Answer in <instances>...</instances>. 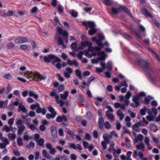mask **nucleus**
Listing matches in <instances>:
<instances>
[{"label":"nucleus","mask_w":160,"mask_h":160,"mask_svg":"<svg viewBox=\"0 0 160 160\" xmlns=\"http://www.w3.org/2000/svg\"><path fill=\"white\" fill-rule=\"evenodd\" d=\"M89 49L91 52H95L92 53L93 56H95L97 55L100 57L96 59H92V61L93 63L97 64L99 61L104 60L105 59L106 55L104 52H100V48L98 47H96L95 48L94 47H90Z\"/></svg>","instance_id":"nucleus-1"},{"label":"nucleus","mask_w":160,"mask_h":160,"mask_svg":"<svg viewBox=\"0 0 160 160\" xmlns=\"http://www.w3.org/2000/svg\"><path fill=\"white\" fill-rule=\"evenodd\" d=\"M131 95V93L129 92H128L125 97L123 95H121L119 97V99L121 102H124L125 104H120L118 102H115L114 104L115 107L117 108H120L122 109L125 110V106H128L129 105L130 102L129 99Z\"/></svg>","instance_id":"nucleus-2"},{"label":"nucleus","mask_w":160,"mask_h":160,"mask_svg":"<svg viewBox=\"0 0 160 160\" xmlns=\"http://www.w3.org/2000/svg\"><path fill=\"white\" fill-rule=\"evenodd\" d=\"M61 35H62L65 38H67L68 35L66 31L58 27L57 28V33L55 37V39L58 42L59 45H62L63 48H65L66 46L64 44V42L61 36Z\"/></svg>","instance_id":"nucleus-3"},{"label":"nucleus","mask_w":160,"mask_h":160,"mask_svg":"<svg viewBox=\"0 0 160 160\" xmlns=\"http://www.w3.org/2000/svg\"><path fill=\"white\" fill-rule=\"evenodd\" d=\"M24 76L28 79L32 78V79L37 78L38 79L40 80H45L46 79L47 77L45 76H42L40 74L34 73L32 72L27 71L24 74Z\"/></svg>","instance_id":"nucleus-4"},{"label":"nucleus","mask_w":160,"mask_h":160,"mask_svg":"<svg viewBox=\"0 0 160 160\" xmlns=\"http://www.w3.org/2000/svg\"><path fill=\"white\" fill-rule=\"evenodd\" d=\"M145 95V93L144 92H141L138 94L133 96L132 101L135 103L134 104L132 103L130 106L134 108H137L140 106L139 102L141 99L140 97Z\"/></svg>","instance_id":"nucleus-5"},{"label":"nucleus","mask_w":160,"mask_h":160,"mask_svg":"<svg viewBox=\"0 0 160 160\" xmlns=\"http://www.w3.org/2000/svg\"><path fill=\"white\" fill-rule=\"evenodd\" d=\"M22 121L21 120H19L16 122V124L18 129L17 133L18 135H21L25 128V126L22 125Z\"/></svg>","instance_id":"nucleus-6"},{"label":"nucleus","mask_w":160,"mask_h":160,"mask_svg":"<svg viewBox=\"0 0 160 160\" xmlns=\"http://www.w3.org/2000/svg\"><path fill=\"white\" fill-rule=\"evenodd\" d=\"M137 62L142 66L143 69L146 70L148 69L149 64L147 59L144 60L142 59H138L137 60Z\"/></svg>","instance_id":"nucleus-7"},{"label":"nucleus","mask_w":160,"mask_h":160,"mask_svg":"<svg viewBox=\"0 0 160 160\" xmlns=\"http://www.w3.org/2000/svg\"><path fill=\"white\" fill-rule=\"evenodd\" d=\"M14 41L16 44H20L27 42L28 41V39L26 37H22L15 39Z\"/></svg>","instance_id":"nucleus-8"},{"label":"nucleus","mask_w":160,"mask_h":160,"mask_svg":"<svg viewBox=\"0 0 160 160\" xmlns=\"http://www.w3.org/2000/svg\"><path fill=\"white\" fill-rule=\"evenodd\" d=\"M82 24L86 26L87 29H88V28H93L95 26L93 22L91 21H83L82 22Z\"/></svg>","instance_id":"nucleus-9"},{"label":"nucleus","mask_w":160,"mask_h":160,"mask_svg":"<svg viewBox=\"0 0 160 160\" xmlns=\"http://www.w3.org/2000/svg\"><path fill=\"white\" fill-rule=\"evenodd\" d=\"M46 148L49 150V153L52 155H54L56 152L55 149L53 148L50 143H47L46 144Z\"/></svg>","instance_id":"nucleus-10"},{"label":"nucleus","mask_w":160,"mask_h":160,"mask_svg":"<svg viewBox=\"0 0 160 160\" xmlns=\"http://www.w3.org/2000/svg\"><path fill=\"white\" fill-rule=\"evenodd\" d=\"M36 112L38 113H42V115H45L46 113V109L45 108H42L39 103L37 106Z\"/></svg>","instance_id":"nucleus-11"},{"label":"nucleus","mask_w":160,"mask_h":160,"mask_svg":"<svg viewBox=\"0 0 160 160\" xmlns=\"http://www.w3.org/2000/svg\"><path fill=\"white\" fill-rule=\"evenodd\" d=\"M100 64L101 65L102 68H96V70L97 72H102L103 70L106 68L105 63L104 61H101L100 62Z\"/></svg>","instance_id":"nucleus-12"},{"label":"nucleus","mask_w":160,"mask_h":160,"mask_svg":"<svg viewBox=\"0 0 160 160\" xmlns=\"http://www.w3.org/2000/svg\"><path fill=\"white\" fill-rule=\"evenodd\" d=\"M56 122H61L62 121L67 122L68 119L65 116L63 115L58 117L56 119Z\"/></svg>","instance_id":"nucleus-13"},{"label":"nucleus","mask_w":160,"mask_h":160,"mask_svg":"<svg viewBox=\"0 0 160 160\" xmlns=\"http://www.w3.org/2000/svg\"><path fill=\"white\" fill-rule=\"evenodd\" d=\"M121 6H120L119 7L117 8H115L113 7H112L111 11L112 13L113 14H117L118 13L120 12L121 11Z\"/></svg>","instance_id":"nucleus-14"},{"label":"nucleus","mask_w":160,"mask_h":160,"mask_svg":"<svg viewBox=\"0 0 160 160\" xmlns=\"http://www.w3.org/2000/svg\"><path fill=\"white\" fill-rule=\"evenodd\" d=\"M71 148H72L73 149H78L80 151H81L82 149V147L79 144L76 145L74 143H71Z\"/></svg>","instance_id":"nucleus-15"},{"label":"nucleus","mask_w":160,"mask_h":160,"mask_svg":"<svg viewBox=\"0 0 160 160\" xmlns=\"http://www.w3.org/2000/svg\"><path fill=\"white\" fill-rule=\"evenodd\" d=\"M17 110L18 112L22 111L25 113H27V110L25 107L21 104L19 105L17 108Z\"/></svg>","instance_id":"nucleus-16"},{"label":"nucleus","mask_w":160,"mask_h":160,"mask_svg":"<svg viewBox=\"0 0 160 160\" xmlns=\"http://www.w3.org/2000/svg\"><path fill=\"white\" fill-rule=\"evenodd\" d=\"M48 57L50 59H55V61H51V63L52 65L56 64V63L57 62V61H60V59L59 58L54 55H49Z\"/></svg>","instance_id":"nucleus-17"},{"label":"nucleus","mask_w":160,"mask_h":160,"mask_svg":"<svg viewBox=\"0 0 160 160\" xmlns=\"http://www.w3.org/2000/svg\"><path fill=\"white\" fill-rule=\"evenodd\" d=\"M14 12L12 10H8L7 13H4L2 14H0V15L3 17H10L13 16Z\"/></svg>","instance_id":"nucleus-18"},{"label":"nucleus","mask_w":160,"mask_h":160,"mask_svg":"<svg viewBox=\"0 0 160 160\" xmlns=\"http://www.w3.org/2000/svg\"><path fill=\"white\" fill-rule=\"evenodd\" d=\"M55 98L56 100L57 103L60 104V106L62 107L63 105L65 104L64 102L62 100L59 99V96L57 94L56 96H55Z\"/></svg>","instance_id":"nucleus-19"},{"label":"nucleus","mask_w":160,"mask_h":160,"mask_svg":"<svg viewBox=\"0 0 160 160\" xmlns=\"http://www.w3.org/2000/svg\"><path fill=\"white\" fill-rule=\"evenodd\" d=\"M117 115L118 116L120 120H122L124 117V114L122 112V110L121 109L118 110L117 112Z\"/></svg>","instance_id":"nucleus-20"},{"label":"nucleus","mask_w":160,"mask_h":160,"mask_svg":"<svg viewBox=\"0 0 160 160\" xmlns=\"http://www.w3.org/2000/svg\"><path fill=\"white\" fill-rule=\"evenodd\" d=\"M68 94L69 92L68 91H65L63 92V94H60V96L61 99L65 100L67 98Z\"/></svg>","instance_id":"nucleus-21"},{"label":"nucleus","mask_w":160,"mask_h":160,"mask_svg":"<svg viewBox=\"0 0 160 160\" xmlns=\"http://www.w3.org/2000/svg\"><path fill=\"white\" fill-rule=\"evenodd\" d=\"M42 152L43 156L48 159H50L51 158H52V157L50 155L49 153H48L47 151L45 150H42Z\"/></svg>","instance_id":"nucleus-22"},{"label":"nucleus","mask_w":160,"mask_h":160,"mask_svg":"<svg viewBox=\"0 0 160 160\" xmlns=\"http://www.w3.org/2000/svg\"><path fill=\"white\" fill-rule=\"evenodd\" d=\"M105 114L107 117L111 120L114 121L115 120V117L114 115L112 114H109L108 113V111H107L106 112Z\"/></svg>","instance_id":"nucleus-23"},{"label":"nucleus","mask_w":160,"mask_h":160,"mask_svg":"<svg viewBox=\"0 0 160 160\" xmlns=\"http://www.w3.org/2000/svg\"><path fill=\"white\" fill-rule=\"evenodd\" d=\"M51 130L53 137L55 138L57 137V131L54 126H52L51 128Z\"/></svg>","instance_id":"nucleus-24"},{"label":"nucleus","mask_w":160,"mask_h":160,"mask_svg":"<svg viewBox=\"0 0 160 160\" xmlns=\"http://www.w3.org/2000/svg\"><path fill=\"white\" fill-rule=\"evenodd\" d=\"M29 95L30 97H33L35 99H37L38 98V95L33 91H29Z\"/></svg>","instance_id":"nucleus-25"},{"label":"nucleus","mask_w":160,"mask_h":160,"mask_svg":"<svg viewBox=\"0 0 160 160\" xmlns=\"http://www.w3.org/2000/svg\"><path fill=\"white\" fill-rule=\"evenodd\" d=\"M92 44L90 43L89 42H84L82 43V45L84 47H86V46H88L89 48H88V51L90 52V51L89 49V48L90 47H92Z\"/></svg>","instance_id":"nucleus-26"},{"label":"nucleus","mask_w":160,"mask_h":160,"mask_svg":"<svg viewBox=\"0 0 160 160\" xmlns=\"http://www.w3.org/2000/svg\"><path fill=\"white\" fill-rule=\"evenodd\" d=\"M136 148L139 150L144 151L145 150V146L142 143L137 145L136 146Z\"/></svg>","instance_id":"nucleus-27"},{"label":"nucleus","mask_w":160,"mask_h":160,"mask_svg":"<svg viewBox=\"0 0 160 160\" xmlns=\"http://www.w3.org/2000/svg\"><path fill=\"white\" fill-rule=\"evenodd\" d=\"M104 123V120L102 117H101L99 118L98 121V125L99 127L102 129L103 127Z\"/></svg>","instance_id":"nucleus-28"},{"label":"nucleus","mask_w":160,"mask_h":160,"mask_svg":"<svg viewBox=\"0 0 160 160\" xmlns=\"http://www.w3.org/2000/svg\"><path fill=\"white\" fill-rule=\"evenodd\" d=\"M64 75L66 78H69L70 75V68L69 67L66 68V71L63 72Z\"/></svg>","instance_id":"nucleus-29"},{"label":"nucleus","mask_w":160,"mask_h":160,"mask_svg":"<svg viewBox=\"0 0 160 160\" xmlns=\"http://www.w3.org/2000/svg\"><path fill=\"white\" fill-rule=\"evenodd\" d=\"M38 145L40 146H43L44 145V140L42 138H41L38 140H36V142Z\"/></svg>","instance_id":"nucleus-30"},{"label":"nucleus","mask_w":160,"mask_h":160,"mask_svg":"<svg viewBox=\"0 0 160 160\" xmlns=\"http://www.w3.org/2000/svg\"><path fill=\"white\" fill-rule=\"evenodd\" d=\"M48 111L52 114L56 116L57 115V112L55 111L54 108L51 106H49L48 107Z\"/></svg>","instance_id":"nucleus-31"},{"label":"nucleus","mask_w":160,"mask_h":160,"mask_svg":"<svg viewBox=\"0 0 160 160\" xmlns=\"http://www.w3.org/2000/svg\"><path fill=\"white\" fill-rule=\"evenodd\" d=\"M143 139V136L142 135L140 134L138 135L137 137L135 138L136 142H138V141H142Z\"/></svg>","instance_id":"nucleus-32"},{"label":"nucleus","mask_w":160,"mask_h":160,"mask_svg":"<svg viewBox=\"0 0 160 160\" xmlns=\"http://www.w3.org/2000/svg\"><path fill=\"white\" fill-rule=\"evenodd\" d=\"M121 10H123L126 13L129 15L131 17L132 14L128 10V9L127 8L123 6H121Z\"/></svg>","instance_id":"nucleus-33"},{"label":"nucleus","mask_w":160,"mask_h":160,"mask_svg":"<svg viewBox=\"0 0 160 160\" xmlns=\"http://www.w3.org/2000/svg\"><path fill=\"white\" fill-rule=\"evenodd\" d=\"M144 14L146 16L152 18V16L151 14L146 9H144L143 11Z\"/></svg>","instance_id":"nucleus-34"},{"label":"nucleus","mask_w":160,"mask_h":160,"mask_svg":"<svg viewBox=\"0 0 160 160\" xmlns=\"http://www.w3.org/2000/svg\"><path fill=\"white\" fill-rule=\"evenodd\" d=\"M103 138L107 144H108L109 142V137L107 136V133H104L103 136Z\"/></svg>","instance_id":"nucleus-35"},{"label":"nucleus","mask_w":160,"mask_h":160,"mask_svg":"<svg viewBox=\"0 0 160 160\" xmlns=\"http://www.w3.org/2000/svg\"><path fill=\"white\" fill-rule=\"evenodd\" d=\"M97 32V29L94 28H92L89 30L88 32L89 35H92L96 33Z\"/></svg>","instance_id":"nucleus-36"},{"label":"nucleus","mask_w":160,"mask_h":160,"mask_svg":"<svg viewBox=\"0 0 160 160\" xmlns=\"http://www.w3.org/2000/svg\"><path fill=\"white\" fill-rule=\"evenodd\" d=\"M23 138L24 140L28 141L31 138L29 137V136L28 135V132H25L24 133Z\"/></svg>","instance_id":"nucleus-37"},{"label":"nucleus","mask_w":160,"mask_h":160,"mask_svg":"<svg viewBox=\"0 0 160 160\" xmlns=\"http://www.w3.org/2000/svg\"><path fill=\"white\" fill-rule=\"evenodd\" d=\"M96 42L97 43V44L99 46V47H97L100 48V50L101 49V48L103 47V45L102 43V41L101 39L97 40L96 41ZM94 48H95V47Z\"/></svg>","instance_id":"nucleus-38"},{"label":"nucleus","mask_w":160,"mask_h":160,"mask_svg":"<svg viewBox=\"0 0 160 160\" xmlns=\"http://www.w3.org/2000/svg\"><path fill=\"white\" fill-rule=\"evenodd\" d=\"M139 127V126H138V125L137 123H136L132 126V128L134 131H135L136 132H140V130L138 128Z\"/></svg>","instance_id":"nucleus-39"},{"label":"nucleus","mask_w":160,"mask_h":160,"mask_svg":"<svg viewBox=\"0 0 160 160\" xmlns=\"http://www.w3.org/2000/svg\"><path fill=\"white\" fill-rule=\"evenodd\" d=\"M105 68L108 70H112V66L111 62H108L107 63L106 66H105Z\"/></svg>","instance_id":"nucleus-40"},{"label":"nucleus","mask_w":160,"mask_h":160,"mask_svg":"<svg viewBox=\"0 0 160 160\" xmlns=\"http://www.w3.org/2000/svg\"><path fill=\"white\" fill-rule=\"evenodd\" d=\"M8 136L9 139L11 141H12L14 140L15 138V135L14 134L11 133H8Z\"/></svg>","instance_id":"nucleus-41"},{"label":"nucleus","mask_w":160,"mask_h":160,"mask_svg":"<svg viewBox=\"0 0 160 160\" xmlns=\"http://www.w3.org/2000/svg\"><path fill=\"white\" fill-rule=\"evenodd\" d=\"M18 145L19 146H22L23 143L22 141V139L20 137L18 138L17 140Z\"/></svg>","instance_id":"nucleus-42"},{"label":"nucleus","mask_w":160,"mask_h":160,"mask_svg":"<svg viewBox=\"0 0 160 160\" xmlns=\"http://www.w3.org/2000/svg\"><path fill=\"white\" fill-rule=\"evenodd\" d=\"M71 15L74 18H76L78 16V12L74 10H72L71 12Z\"/></svg>","instance_id":"nucleus-43"},{"label":"nucleus","mask_w":160,"mask_h":160,"mask_svg":"<svg viewBox=\"0 0 160 160\" xmlns=\"http://www.w3.org/2000/svg\"><path fill=\"white\" fill-rule=\"evenodd\" d=\"M14 44L12 43H8L6 45V47L8 49H10L14 47Z\"/></svg>","instance_id":"nucleus-44"},{"label":"nucleus","mask_w":160,"mask_h":160,"mask_svg":"<svg viewBox=\"0 0 160 160\" xmlns=\"http://www.w3.org/2000/svg\"><path fill=\"white\" fill-rule=\"evenodd\" d=\"M61 60L59 61H57V62L56 63V64H54V65H55V66L58 69H60L61 67Z\"/></svg>","instance_id":"nucleus-45"},{"label":"nucleus","mask_w":160,"mask_h":160,"mask_svg":"<svg viewBox=\"0 0 160 160\" xmlns=\"http://www.w3.org/2000/svg\"><path fill=\"white\" fill-rule=\"evenodd\" d=\"M75 72L79 78L80 79H82V77L80 71L79 70H76Z\"/></svg>","instance_id":"nucleus-46"},{"label":"nucleus","mask_w":160,"mask_h":160,"mask_svg":"<svg viewBox=\"0 0 160 160\" xmlns=\"http://www.w3.org/2000/svg\"><path fill=\"white\" fill-rule=\"evenodd\" d=\"M105 127L108 129L110 128H111V125L110 122L108 121H107L104 123V124Z\"/></svg>","instance_id":"nucleus-47"},{"label":"nucleus","mask_w":160,"mask_h":160,"mask_svg":"<svg viewBox=\"0 0 160 160\" xmlns=\"http://www.w3.org/2000/svg\"><path fill=\"white\" fill-rule=\"evenodd\" d=\"M103 2L106 5H110L111 4V0H103Z\"/></svg>","instance_id":"nucleus-48"},{"label":"nucleus","mask_w":160,"mask_h":160,"mask_svg":"<svg viewBox=\"0 0 160 160\" xmlns=\"http://www.w3.org/2000/svg\"><path fill=\"white\" fill-rule=\"evenodd\" d=\"M85 138L86 140H90L91 138V135L87 132H85Z\"/></svg>","instance_id":"nucleus-49"},{"label":"nucleus","mask_w":160,"mask_h":160,"mask_svg":"<svg viewBox=\"0 0 160 160\" xmlns=\"http://www.w3.org/2000/svg\"><path fill=\"white\" fill-rule=\"evenodd\" d=\"M3 142L7 144H9V141L7 139L4 137H2L0 139Z\"/></svg>","instance_id":"nucleus-50"},{"label":"nucleus","mask_w":160,"mask_h":160,"mask_svg":"<svg viewBox=\"0 0 160 160\" xmlns=\"http://www.w3.org/2000/svg\"><path fill=\"white\" fill-rule=\"evenodd\" d=\"M150 128L152 130H153L154 131H155L157 129H156V126L154 124H151L149 125Z\"/></svg>","instance_id":"nucleus-51"},{"label":"nucleus","mask_w":160,"mask_h":160,"mask_svg":"<svg viewBox=\"0 0 160 160\" xmlns=\"http://www.w3.org/2000/svg\"><path fill=\"white\" fill-rule=\"evenodd\" d=\"M77 98L78 100L81 102H83V97L81 94H79L77 96Z\"/></svg>","instance_id":"nucleus-52"},{"label":"nucleus","mask_w":160,"mask_h":160,"mask_svg":"<svg viewBox=\"0 0 160 160\" xmlns=\"http://www.w3.org/2000/svg\"><path fill=\"white\" fill-rule=\"evenodd\" d=\"M144 142L146 145L148 144L150 142V139L148 137H146L144 139Z\"/></svg>","instance_id":"nucleus-53"},{"label":"nucleus","mask_w":160,"mask_h":160,"mask_svg":"<svg viewBox=\"0 0 160 160\" xmlns=\"http://www.w3.org/2000/svg\"><path fill=\"white\" fill-rule=\"evenodd\" d=\"M38 103H37L36 104H33L30 106V108L32 110H35L37 108V106L38 104Z\"/></svg>","instance_id":"nucleus-54"},{"label":"nucleus","mask_w":160,"mask_h":160,"mask_svg":"<svg viewBox=\"0 0 160 160\" xmlns=\"http://www.w3.org/2000/svg\"><path fill=\"white\" fill-rule=\"evenodd\" d=\"M123 36L124 38H125L128 40H129L130 39H132V37L130 36L127 34V33H125L123 34Z\"/></svg>","instance_id":"nucleus-55"},{"label":"nucleus","mask_w":160,"mask_h":160,"mask_svg":"<svg viewBox=\"0 0 160 160\" xmlns=\"http://www.w3.org/2000/svg\"><path fill=\"white\" fill-rule=\"evenodd\" d=\"M55 116L52 114H51L49 113H48L46 115V117L48 119H49L50 118H54Z\"/></svg>","instance_id":"nucleus-56"},{"label":"nucleus","mask_w":160,"mask_h":160,"mask_svg":"<svg viewBox=\"0 0 160 160\" xmlns=\"http://www.w3.org/2000/svg\"><path fill=\"white\" fill-rule=\"evenodd\" d=\"M116 128L117 130H119L121 127V125L118 121H117L116 122Z\"/></svg>","instance_id":"nucleus-57"},{"label":"nucleus","mask_w":160,"mask_h":160,"mask_svg":"<svg viewBox=\"0 0 160 160\" xmlns=\"http://www.w3.org/2000/svg\"><path fill=\"white\" fill-rule=\"evenodd\" d=\"M74 65L76 67H77L78 66V62L75 60L72 61L71 60V65Z\"/></svg>","instance_id":"nucleus-58"},{"label":"nucleus","mask_w":160,"mask_h":160,"mask_svg":"<svg viewBox=\"0 0 160 160\" xmlns=\"http://www.w3.org/2000/svg\"><path fill=\"white\" fill-rule=\"evenodd\" d=\"M86 117L87 118L90 119L92 117V114L90 112H88L87 113Z\"/></svg>","instance_id":"nucleus-59"},{"label":"nucleus","mask_w":160,"mask_h":160,"mask_svg":"<svg viewBox=\"0 0 160 160\" xmlns=\"http://www.w3.org/2000/svg\"><path fill=\"white\" fill-rule=\"evenodd\" d=\"M77 43L76 42L72 43L71 45V47L72 49L75 50L77 48Z\"/></svg>","instance_id":"nucleus-60"},{"label":"nucleus","mask_w":160,"mask_h":160,"mask_svg":"<svg viewBox=\"0 0 160 160\" xmlns=\"http://www.w3.org/2000/svg\"><path fill=\"white\" fill-rule=\"evenodd\" d=\"M114 152H113V154L114 156H115L116 155V153L118 155L121 152V150H120V149H118V150H116L115 149H114Z\"/></svg>","instance_id":"nucleus-61"},{"label":"nucleus","mask_w":160,"mask_h":160,"mask_svg":"<svg viewBox=\"0 0 160 160\" xmlns=\"http://www.w3.org/2000/svg\"><path fill=\"white\" fill-rule=\"evenodd\" d=\"M3 129L6 132H8L10 131V128L7 125L4 126L3 128Z\"/></svg>","instance_id":"nucleus-62"},{"label":"nucleus","mask_w":160,"mask_h":160,"mask_svg":"<svg viewBox=\"0 0 160 160\" xmlns=\"http://www.w3.org/2000/svg\"><path fill=\"white\" fill-rule=\"evenodd\" d=\"M147 109L146 108H144V109H141L140 110V113L142 115H144L145 114V111Z\"/></svg>","instance_id":"nucleus-63"},{"label":"nucleus","mask_w":160,"mask_h":160,"mask_svg":"<svg viewBox=\"0 0 160 160\" xmlns=\"http://www.w3.org/2000/svg\"><path fill=\"white\" fill-rule=\"evenodd\" d=\"M28 127L32 131H34L36 129V126L32 124L29 125Z\"/></svg>","instance_id":"nucleus-64"}]
</instances>
